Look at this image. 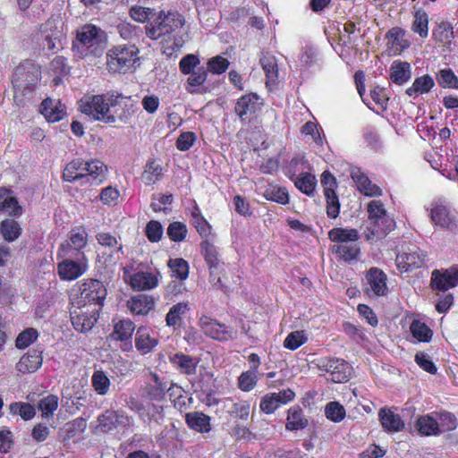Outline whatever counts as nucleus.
Wrapping results in <instances>:
<instances>
[{"label":"nucleus","mask_w":458,"mask_h":458,"mask_svg":"<svg viewBox=\"0 0 458 458\" xmlns=\"http://www.w3.org/2000/svg\"><path fill=\"white\" fill-rule=\"evenodd\" d=\"M201 252L204 256V259L207 264L209 267L210 276L212 280L216 279V284H219L222 286V280L219 276V268H220V260L218 258V252L216 248L210 243L208 240H204L200 243Z\"/></svg>","instance_id":"obj_22"},{"label":"nucleus","mask_w":458,"mask_h":458,"mask_svg":"<svg viewBox=\"0 0 458 458\" xmlns=\"http://www.w3.org/2000/svg\"><path fill=\"white\" fill-rule=\"evenodd\" d=\"M158 272L140 271L131 274L128 267H123V279L137 291L151 290L157 286Z\"/></svg>","instance_id":"obj_14"},{"label":"nucleus","mask_w":458,"mask_h":458,"mask_svg":"<svg viewBox=\"0 0 458 458\" xmlns=\"http://www.w3.org/2000/svg\"><path fill=\"white\" fill-rule=\"evenodd\" d=\"M187 232V226L182 222H173L167 227V235L173 242H182Z\"/></svg>","instance_id":"obj_60"},{"label":"nucleus","mask_w":458,"mask_h":458,"mask_svg":"<svg viewBox=\"0 0 458 458\" xmlns=\"http://www.w3.org/2000/svg\"><path fill=\"white\" fill-rule=\"evenodd\" d=\"M106 295V290L102 282L96 279H88L79 285L76 294H72L71 303L87 306L94 304L100 310Z\"/></svg>","instance_id":"obj_7"},{"label":"nucleus","mask_w":458,"mask_h":458,"mask_svg":"<svg viewBox=\"0 0 458 458\" xmlns=\"http://www.w3.org/2000/svg\"><path fill=\"white\" fill-rule=\"evenodd\" d=\"M207 79V71L204 67H198L196 71H193L190 73L188 77L187 83L188 88L187 90L189 92H193V89L191 88H196L202 85Z\"/></svg>","instance_id":"obj_62"},{"label":"nucleus","mask_w":458,"mask_h":458,"mask_svg":"<svg viewBox=\"0 0 458 458\" xmlns=\"http://www.w3.org/2000/svg\"><path fill=\"white\" fill-rule=\"evenodd\" d=\"M432 223L443 229L453 231L457 227L456 212L443 199H437L430 204Z\"/></svg>","instance_id":"obj_11"},{"label":"nucleus","mask_w":458,"mask_h":458,"mask_svg":"<svg viewBox=\"0 0 458 458\" xmlns=\"http://www.w3.org/2000/svg\"><path fill=\"white\" fill-rule=\"evenodd\" d=\"M260 64L266 72L267 79L274 81L277 78L278 68L276 59L274 55L267 53L260 57Z\"/></svg>","instance_id":"obj_51"},{"label":"nucleus","mask_w":458,"mask_h":458,"mask_svg":"<svg viewBox=\"0 0 458 458\" xmlns=\"http://www.w3.org/2000/svg\"><path fill=\"white\" fill-rule=\"evenodd\" d=\"M366 292L369 295L383 296L386 293V275L381 269L371 267L366 275Z\"/></svg>","instance_id":"obj_19"},{"label":"nucleus","mask_w":458,"mask_h":458,"mask_svg":"<svg viewBox=\"0 0 458 458\" xmlns=\"http://www.w3.org/2000/svg\"><path fill=\"white\" fill-rule=\"evenodd\" d=\"M426 255L417 247L409 248L407 251L398 253L395 262L399 269L407 271L412 267H420L425 261Z\"/></svg>","instance_id":"obj_21"},{"label":"nucleus","mask_w":458,"mask_h":458,"mask_svg":"<svg viewBox=\"0 0 458 458\" xmlns=\"http://www.w3.org/2000/svg\"><path fill=\"white\" fill-rule=\"evenodd\" d=\"M39 32L44 47L49 51L55 52L63 47V23L58 18L47 20L41 25Z\"/></svg>","instance_id":"obj_12"},{"label":"nucleus","mask_w":458,"mask_h":458,"mask_svg":"<svg viewBox=\"0 0 458 458\" xmlns=\"http://www.w3.org/2000/svg\"><path fill=\"white\" fill-rule=\"evenodd\" d=\"M99 427L102 431L108 432L118 427L130 424V418L123 411H106L98 417Z\"/></svg>","instance_id":"obj_23"},{"label":"nucleus","mask_w":458,"mask_h":458,"mask_svg":"<svg viewBox=\"0 0 458 458\" xmlns=\"http://www.w3.org/2000/svg\"><path fill=\"white\" fill-rule=\"evenodd\" d=\"M378 417L383 428L387 432H399L404 428V422L400 415L394 413L391 409H381L378 412Z\"/></svg>","instance_id":"obj_29"},{"label":"nucleus","mask_w":458,"mask_h":458,"mask_svg":"<svg viewBox=\"0 0 458 458\" xmlns=\"http://www.w3.org/2000/svg\"><path fill=\"white\" fill-rule=\"evenodd\" d=\"M432 286L439 291L454 287L458 284V267H450L443 270H434L431 277Z\"/></svg>","instance_id":"obj_20"},{"label":"nucleus","mask_w":458,"mask_h":458,"mask_svg":"<svg viewBox=\"0 0 458 458\" xmlns=\"http://www.w3.org/2000/svg\"><path fill=\"white\" fill-rule=\"evenodd\" d=\"M169 360L174 368L186 375L195 374L199 362V359L181 352L170 356Z\"/></svg>","instance_id":"obj_30"},{"label":"nucleus","mask_w":458,"mask_h":458,"mask_svg":"<svg viewBox=\"0 0 458 458\" xmlns=\"http://www.w3.org/2000/svg\"><path fill=\"white\" fill-rule=\"evenodd\" d=\"M91 385L94 390L100 395H105L110 386V380L102 370H97L91 377Z\"/></svg>","instance_id":"obj_54"},{"label":"nucleus","mask_w":458,"mask_h":458,"mask_svg":"<svg viewBox=\"0 0 458 458\" xmlns=\"http://www.w3.org/2000/svg\"><path fill=\"white\" fill-rule=\"evenodd\" d=\"M437 81L444 88H458V78L450 69H444L439 72Z\"/></svg>","instance_id":"obj_63"},{"label":"nucleus","mask_w":458,"mask_h":458,"mask_svg":"<svg viewBox=\"0 0 458 458\" xmlns=\"http://www.w3.org/2000/svg\"><path fill=\"white\" fill-rule=\"evenodd\" d=\"M435 82L431 76L423 75L414 80L412 85L406 89V94L410 97H417L430 91Z\"/></svg>","instance_id":"obj_38"},{"label":"nucleus","mask_w":458,"mask_h":458,"mask_svg":"<svg viewBox=\"0 0 458 458\" xmlns=\"http://www.w3.org/2000/svg\"><path fill=\"white\" fill-rule=\"evenodd\" d=\"M117 103V97L111 94L85 95L79 101L81 112L95 121L106 123L110 105Z\"/></svg>","instance_id":"obj_5"},{"label":"nucleus","mask_w":458,"mask_h":458,"mask_svg":"<svg viewBox=\"0 0 458 458\" xmlns=\"http://www.w3.org/2000/svg\"><path fill=\"white\" fill-rule=\"evenodd\" d=\"M158 344V339L147 327H140L136 331L135 347L141 354L149 353Z\"/></svg>","instance_id":"obj_28"},{"label":"nucleus","mask_w":458,"mask_h":458,"mask_svg":"<svg viewBox=\"0 0 458 458\" xmlns=\"http://www.w3.org/2000/svg\"><path fill=\"white\" fill-rule=\"evenodd\" d=\"M168 266L174 273V276L180 280H185L189 275V265L183 259H171Z\"/></svg>","instance_id":"obj_55"},{"label":"nucleus","mask_w":458,"mask_h":458,"mask_svg":"<svg viewBox=\"0 0 458 458\" xmlns=\"http://www.w3.org/2000/svg\"><path fill=\"white\" fill-rule=\"evenodd\" d=\"M433 38L444 45H449L454 38L453 27L449 22L442 21L432 31Z\"/></svg>","instance_id":"obj_46"},{"label":"nucleus","mask_w":458,"mask_h":458,"mask_svg":"<svg viewBox=\"0 0 458 458\" xmlns=\"http://www.w3.org/2000/svg\"><path fill=\"white\" fill-rule=\"evenodd\" d=\"M327 419L333 422H341L346 415L344 407L338 402H329L325 407Z\"/></svg>","instance_id":"obj_52"},{"label":"nucleus","mask_w":458,"mask_h":458,"mask_svg":"<svg viewBox=\"0 0 458 458\" xmlns=\"http://www.w3.org/2000/svg\"><path fill=\"white\" fill-rule=\"evenodd\" d=\"M135 331V324L129 318L113 320V332L110 338L123 343L121 346L123 351L129 352L132 349L131 337Z\"/></svg>","instance_id":"obj_17"},{"label":"nucleus","mask_w":458,"mask_h":458,"mask_svg":"<svg viewBox=\"0 0 458 458\" xmlns=\"http://www.w3.org/2000/svg\"><path fill=\"white\" fill-rule=\"evenodd\" d=\"M320 371L329 374V379L334 383L347 382L352 374V367L343 359L323 357L316 361Z\"/></svg>","instance_id":"obj_10"},{"label":"nucleus","mask_w":458,"mask_h":458,"mask_svg":"<svg viewBox=\"0 0 458 458\" xmlns=\"http://www.w3.org/2000/svg\"><path fill=\"white\" fill-rule=\"evenodd\" d=\"M411 76V64L408 62L395 60L390 67V79L398 85L407 82Z\"/></svg>","instance_id":"obj_33"},{"label":"nucleus","mask_w":458,"mask_h":458,"mask_svg":"<svg viewBox=\"0 0 458 458\" xmlns=\"http://www.w3.org/2000/svg\"><path fill=\"white\" fill-rule=\"evenodd\" d=\"M40 113L49 123L62 120L66 114V107L58 99H45L40 106Z\"/></svg>","instance_id":"obj_26"},{"label":"nucleus","mask_w":458,"mask_h":458,"mask_svg":"<svg viewBox=\"0 0 458 458\" xmlns=\"http://www.w3.org/2000/svg\"><path fill=\"white\" fill-rule=\"evenodd\" d=\"M411 30L425 38L428 35V15L423 10H418L414 13Z\"/></svg>","instance_id":"obj_42"},{"label":"nucleus","mask_w":458,"mask_h":458,"mask_svg":"<svg viewBox=\"0 0 458 458\" xmlns=\"http://www.w3.org/2000/svg\"><path fill=\"white\" fill-rule=\"evenodd\" d=\"M107 42L106 33L93 24H85L77 31L72 49L80 58L100 56Z\"/></svg>","instance_id":"obj_2"},{"label":"nucleus","mask_w":458,"mask_h":458,"mask_svg":"<svg viewBox=\"0 0 458 458\" xmlns=\"http://www.w3.org/2000/svg\"><path fill=\"white\" fill-rule=\"evenodd\" d=\"M184 17L176 11L161 10L145 26L147 37L152 40L163 39V53L172 55L182 47V41L174 33L183 27Z\"/></svg>","instance_id":"obj_1"},{"label":"nucleus","mask_w":458,"mask_h":458,"mask_svg":"<svg viewBox=\"0 0 458 458\" xmlns=\"http://www.w3.org/2000/svg\"><path fill=\"white\" fill-rule=\"evenodd\" d=\"M0 231L7 242H14L21 233L20 224L13 219H4L1 222Z\"/></svg>","instance_id":"obj_41"},{"label":"nucleus","mask_w":458,"mask_h":458,"mask_svg":"<svg viewBox=\"0 0 458 458\" xmlns=\"http://www.w3.org/2000/svg\"><path fill=\"white\" fill-rule=\"evenodd\" d=\"M85 173V160L78 158L66 165L63 173V178L64 181L70 182L78 180H86Z\"/></svg>","instance_id":"obj_35"},{"label":"nucleus","mask_w":458,"mask_h":458,"mask_svg":"<svg viewBox=\"0 0 458 458\" xmlns=\"http://www.w3.org/2000/svg\"><path fill=\"white\" fill-rule=\"evenodd\" d=\"M162 174V167L156 161H149L147 163L143 178L148 183H154Z\"/></svg>","instance_id":"obj_61"},{"label":"nucleus","mask_w":458,"mask_h":458,"mask_svg":"<svg viewBox=\"0 0 458 458\" xmlns=\"http://www.w3.org/2000/svg\"><path fill=\"white\" fill-rule=\"evenodd\" d=\"M135 45L123 44L113 47L106 53V65L111 72H125L139 59Z\"/></svg>","instance_id":"obj_6"},{"label":"nucleus","mask_w":458,"mask_h":458,"mask_svg":"<svg viewBox=\"0 0 458 458\" xmlns=\"http://www.w3.org/2000/svg\"><path fill=\"white\" fill-rule=\"evenodd\" d=\"M85 166L86 182H89L90 178L101 181L106 172V166L100 160L85 161Z\"/></svg>","instance_id":"obj_50"},{"label":"nucleus","mask_w":458,"mask_h":458,"mask_svg":"<svg viewBox=\"0 0 458 458\" xmlns=\"http://www.w3.org/2000/svg\"><path fill=\"white\" fill-rule=\"evenodd\" d=\"M351 177L355 182L358 190L364 195L370 197L381 195V189L376 184H373L369 177L360 168H352Z\"/></svg>","instance_id":"obj_27"},{"label":"nucleus","mask_w":458,"mask_h":458,"mask_svg":"<svg viewBox=\"0 0 458 458\" xmlns=\"http://www.w3.org/2000/svg\"><path fill=\"white\" fill-rule=\"evenodd\" d=\"M39 78L40 71L34 63L27 60L20 64L14 69L12 81L15 94L19 92L22 95L30 93Z\"/></svg>","instance_id":"obj_8"},{"label":"nucleus","mask_w":458,"mask_h":458,"mask_svg":"<svg viewBox=\"0 0 458 458\" xmlns=\"http://www.w3.org/2000/svg\"><path fill=\"white\" fill-rule=\"evenodd\" d=\"M155 299L148 294L140 293L127 301V308L134 316H145L155 308Z\"/></svg>","instance_id":"obj_24"},{"label":"nucleus","mask_w":458,"mask_h":458,"mask_svg":"<svg viewBox=\"0 0 458 458\" xmlns=\"http://www.w3.org/2000/svg\"><path fill=\"white\" fill-rule=\"evenodd\" d=\"M308 425V420L303 416L300 407H292L288 410L285 428L287 430L294 431L303 429Z\"/></svg>","instance_id":"obj_39"},{"label":"nucleus","mask_w":458,"mask_h":458,"mask_svg":"<svg viewBox=\"0 0 458 458\" xmlns=\"http://www.w3.org/2000/svg\"><path fill=\"white\" fill-rule=\"evenodd\" d=\"M333 250L345 261L356 259L360 253V248L356 242H351L350 244H347L346 242L335 244L333 246Z\"/></svg>","instance_id":"obj_47"},{"label":"nucleus","mask_w":458,"mask_h":458,"mask_svg":"<svg viewBox=\"0 0 458 458\" xmlns=\"http://www.w3.org/2000/svg\"><path fill=\"white\" fill-rule=\"evenodd\" d=\"M263 196L267 200L275 201L283 205L289 201V196L286 189L276 185H269L264 191Z\"/></svg>","instance_id":"obj_49"},{"label":"nucleus","mask_w":458,"mask_h":458,"mask_svg":"<svg viewBox=\"0 0 458 458\" xmlns=\"http://www.w3.org/2000/svg\"><path fill=\"white\" fill-rule=\"evenodd\" d=\"M70 316L74 329L81 333L89 331L98 318V309L94 304L87 306L71 303Z\"/></svg>","instance_id":"obj_9"},{"label":"nucleus","mask_w":458,"mask_h":458,"mask_svg":"<svg viewBox=\"0 0 458 458\" xmlns=\"http://www.w3.org/2000/svg\"><path fill=\"white\" fill-rule=\"evenodd\" d=\"M263 102L260 98L250 93L241 97L236 102L234 111L242 122H250L253 116L260 111Z\"/></svg>","instance_id":"obj_16"},{"label":"nucleus","mask_w":458,"mask_h":458,"mask_svg":"<svg viewBox=\"0 0 458 458\" xmlns=\"http://www.w3.org/2000/svg\"><path fill=\"white\" fill-rule=\"evenodd\" d=\"M416 427L419 432L425 436L439 434L437 420L429 414L420 417L417 420Z\"/></svg>","instance_id":"obj_40"},{"label":"nucleus","mask_w":458,"mask_h":458,"mask_svg":"<svg viewBox=\"0 0 458 458\" xmlns=\"http://www.w3.org/2000/svg\"><path fill=\"white\" fill-rule=\"evenodd\" d=\"M437 420L439 434L451 431L456 428V418L450 412L443 411L435 417Z\"/></svg>","instance_id":"obj_58"},{"label":"nucleus","mask_w":458,"mask_h":458,"mask_svg":"<svg viewBox=\"0 0 458 458\" xmlns=\"http://www.w3.org/2000/svg\"><path fill=\"white\" fill-rule=\"evenodd\" d=\"M258 382V373L251 370L242 372L238 378V386L242 391L250 392Z\"/></svg>","instance_id":"obj_59"},{"label":"nucleus","mask_w":458,"mask_h":458,"mask_svg":"<svg viewBox=\"0 0 458 458\" xmlns=\"http://www.w3.org/2000/svg\"><path fill=\"white\" fill-rule=\"evenodd\" d=\"M87 243L88 233L86 229L83 227H76L71 230L68 240L63 242L59 248L67 246L70 249L69 253L79 255V253H83L81 250L86 247Z\"/></svg>","instance_id":"obj_25"},{"label":"nucleus","mask_w":458,"mask_h":458,"mask_svg":"<svg viewBox=\"0 0 458 458\" xmlns=\"http://www.w3.org/2000/svg\"><path fill=\"white\" fill-rule=\"evenodd\" d=\"M38 407L41 411L42 418L49 420L58 408V397L54 394H48L39 401Z\"/></svg>","instance_id":"obj_48"},{"label":"nucleus","mask_w":458,"mask_h":458,"mask_svg":"<svg viewBox=\"0 0 458 458\" xmlns=\"http://www.w3.org/2000/svg\"><path fill=\"white\" fill-rule=\"evenodd\" d=\"M188 302H179L173 305L165 317L166 325L174 327L179 324L184 316L189 311Z\"/></svg>","instance_id":"obj_44"},{"label":"nucleus","mask_w":458,"mask_h":458,"mask_svg":"<svg viewBox=\"0 0 458 458\" xmlns=\"http://www.w3.org/2000/svg\"><path fill=\"white\" fill-rule=\"evenodd\" d=\"M199 326L206 335L218 341L233 340L237 335L233 328L206 316L200 318Z\"/></svg>","instance_id":"obj_15"},{"label":"nucleus","mask_w":458,"mask_h":458,"mask_svg":"<svg viewBox=\"0 0 458 458\" xmlns=\"http://www.w3.org/2000/svg\"><path fill=\"white\" fill-rule=\"evenodd\" d=\"M308 340L304 331H293L290 333L284 341V347L289 350H296Z\"/></svg>","instance_id":"obj_57"},{"label":"nucleus","mask_w":458,"mask_h":458,"mask_svg":"<svg viewBox=\"0 0 458 458\" xmlns=\"http://www.w3.org/2000/svg\"><path fill=\"white\" fill-rule=\"evenodd\" d=\"M369 219L366 234L368 240L382 238L394 228V221L390 218L380 200H371L368 205Z\"/></svg>","instance_id":"obj_4"},{"label":"nucleus","mask_w":458,"mask_h":458,"mask_svg":"<svg viewBox=\"0 0 458 458\" xmlns=\"http://www.w3.org/2000/svg\"><path fill=\"white\" fill-rule=\"evenodd\" d=\"M10 412L13 415H18L24 420H30L36 414L35 407L24 402H15L9 406Z\"/></svg>","instance_id":"obj_45"},{"label":"nucleus","mask_w":458,"mask_h":458,"mask_svg":"<svg viewBox=\"0 0 458 458\" xmlns=\"http://www.w3.org/2000/svg\"><path fill=\"white\" fill-rule=\"evenodd\" d=\"M120 198L119 191L112 186L104 188L100 192V200L107 206H115Z\"/></svg>","instance_id":"obj_64"},{"label":"nucleus","mask_w":458,"mask_h":458,"mask_svg":"<svg viewBox=\"0 0 458 458\" xmlns=\"http://www.w3.org/2000/svg\"><path fill=\"white\" fill-rule=\"evenodd\" d=\"M69 248H58L56 257L60 261L57 265L58 276L62 280L72 281L81 276L88 269L87 259L84 253L73 255L69 253Z\"/></svg>","instance_id":"obj_3"},{"label":"nucleus","mask_w":458,"mask_h":458,"mask_svg":"<svg viewBox=\"0 0 458 458\" xmlns=\"http://www.w3.org/2000/svg\"><path fill=\"white\" fill-rule=\"evenodd\" d=\"M111 97H117V103L110 105L106 123H128L135 113V106L130 102V98L121 94H111Z\"/></svg>","instance_id":"obj_13"},{"label":"nucleus","mask_w":458,"mask_h":458,"mask_svg":"<svg viewBox=\"0 0 458 458\" xmlns=\"http://www.w3.org/2000/svg\"><path fill=\"white\" fill-rule=\"evenodd\" d=\"M329 239L335 242V244L356 242L359 238V233L356 229L352 228H334L328 233Z\"/></svg>","instance_id":"obj_37"},{"label":"nucleus","mask_w":458,"mask_h":458,"mask_svg":"<svg viewBox=\"0 0 458 458\" xmlns=\"http://www.w3.org/2000/svg\"><path fill=\"white\" fill-rule=\"evenodd\" d=\"M405 31L401 28H392L386 34L388 44L394 54H400L410 47V42L404 38Z\"/></svg>","instance_id":"obj_36"},{"label":"nucleus","mask_w":458,"mask_h":458,"mask_svg":"<svg viewBox=\"0 0 458 458\" xmlns=\"http://www.w3.org/2000/svg\"><path fill=\"white\" fill-rule=\"evenodd\" d=\"M185 421L189 428L201 433L211 430L210 417L200 411H191L185 415Z\"/></svg>","instance_id":"obj_34"},{"label":"nucleus","mask_w":458,"mask_h":458,"mask_svg":"<svg viewBox=\"0 0 458 458\" xmlns=\"http://www.w3.org/2000/svg\"><path fill=\"white\" fill-rule=\"evenodd\" d=\"M0 210L9 216H20L22 214V208L19 205L15 197L11 191L0 188Z\"/></svg>","instance_id":"obj_32"},{"label":"nucleus","mask_w":458,"mask_h":458,"mask_svg":"<svg viewBox=\"0 0 458 458\" xmlns=\"http://www.w3.org/2000/svg\"><path fill=\"white\" fill-rule=\"evenodd\" d=\"M410 331L415 339L423 343H428L433 335L432 330L427 324L419 319H414L411 322Z\"/></svg>","instance_id":"obj_43"},{"label":"nucleus","mask_w":458,"mask_h":458,"mask_svg":"<svg viewBox=\"0 0 458 458\" xmlns=\"http://www.w3.org/2000/svg\"><path fill=\"white\" fill-rule=\"evenodd\" d=\"M294 184L301 192L311 195L315 190L317 180L314 175L304 173L295 179Z\"/></svg>","instance_id":"obj_53"},{"label":"nucleus","mask_w":458,"mask_h":458,"mask_svg":"<svg viewBox=\"0 0 458 458\" xmlns=\"http://www.w3.org/2000/svg\"><path fill=\"white\" fill-rule=\"evenodd\" d=\"M295 398V393L290 389H284L278 393H269L265 394L260 401V410L271 414L275 412L281 405L287 404Z\"/></svg>","instance_id":"obj_18"},{"label":"nucleus","mask_w":458,"mask_h":458,"mask_svg":"<svg viewBox=\"0 0 458 458\" xmlns=\"http://www.w3.org/2000/svg\"><path fill=\"white\" fill-rule=\"evenodd\" d=\"M129 14L133 21L144 23L150 18L154 17L155 10L140 5H133L130 8Z\"/></svg>","instance_id":"obj_56"},{"label":"nucleus","mask_w":458,"mask_h":458,"mask_svg":"<svg viewBox=\"0 0 458 458\" xmlns=\"http://www.w3.org/2000/svg\"><path fill=\"white\" fill-rule=\"evenodd\" d=\"M42 360L41 352L33 350L20 359L16 368L21 373H32L41 367Z\"/></svg>","instance_id":"obj_31"}]
</instances>
